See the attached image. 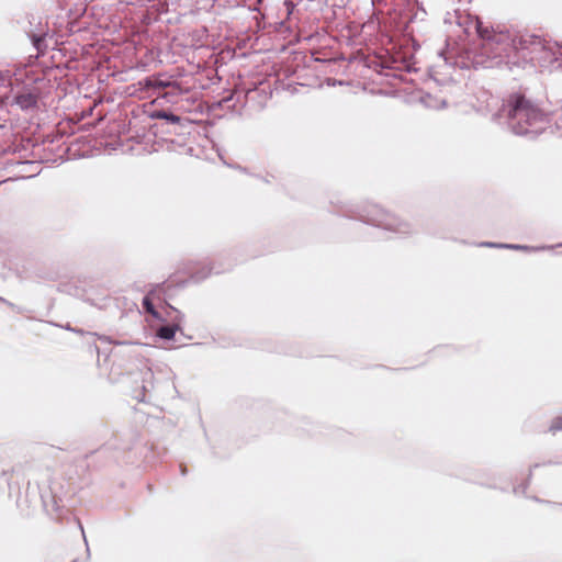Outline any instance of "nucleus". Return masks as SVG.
Returning a JSON list of instances; mask_svg holds the SVG:
<instances>
[{
	"label": "nucleus",
	"mask_w": 562,
	"mask_h": 562,
	"mask_svg": "<svg viewBox=\"0 0 562 562\" xmlns=\"http://www.w3.org/2000/svg\"><path fill=\"white\" fill-rule=\"evenodd\" d=\"M481 37V56L486 60H477L476 64H485L487 67L519 65L522 60H531L543 68L562 67V46L558 44L543 45L540 41H527L509 31H488L477 25Z\"/></svg>",
	"instance_id": "f257e3e1"
},
{
	"label": "nucleus",
	"mask_w": 562,
	"mask_h": 562,
	"mask_svg": "<svg viewBox=\"0 0 562 562\" xmlns=\"http://www.w3.org/2000/svg\"><path fill=\"white\" fill-rule=\"evenodd\" d=\"M503 106L508 127L517 135H537L549 127V114L524 95H509Z\"/></svg>",
	"instance_id": "f03ea898"
},
{
	"label": "nucleus",
	"mask_w": 562,
	"mask_h": 562,
	"mask_svg": "<svg viewBox=\"0 0 562 562\" xmlns=\"http://www.w3.org/2000/svg\"><path fill=\"white\" fill-rule=\"evenodd\" d=\"M138 86L142 89H153V90H160L168 87L177 86L175 81H170L168 79H165L162 75L158 76H150L147 77L138 82Z\"/></svg>",
	"instance_id": "7ed1b4c3"
},
{
	"label": "nucleus",
	"mask_w": 562,
	"mask_h": 562,
	"mask_svg": "<svg viewBox=\"0 0 562 562\" xmlns=\"http://www.w3.org/2000/svg\"><path fill=\"white\" fill-rule=\"evenodd\" d=\"M12 103L22 110H30L36 106L37 95L30 90H23L13 97Z\"/></svg>",
	"instance_id": "20e7f679"
},
{
	"label": "nucleus",
	"mask_w": 562,
	"mask_h": 562,
	"mask_svg": "<svg viewBox=\"0 0 562 562\" xmlns=\"http://www.w3.org/2000/svg\"><path fill=\"white\" fill-rule=\"evenodd\" d=\"M373 224L376 226H382L385 229L395 231L398 233H406L405 229L400 227V224H397L396 218L394 216H391L390 214L380 211L378 218L372 220Z\"/></svg>",
	"instance_id": "39448f33"
},
{
	"label": "nucleus",
	"mask_w": 562,
	"mask_h": 562,
	"mask_svg": "<svg viewBox=\"0 0 562 562\" xmlns=\"http://www.w3.org/2000/svg\"><path fill=\"white\" fill-rule=\"evenodd\" d=\"M178 329V325L175 326H162L158 329L157 335L161 339H172L176 335V330Z\"/></svg>",
	"instance_id": "423d86ee"
},
{
	"label": "nucleus",
	"mask_w": 562,
	"mask_h": 562,
	"mask_svg": "<svg viewBox=\"0 0 562 562\" xmlns=\"http://www.w3.org/2000/svg\"><path fill=\"white\" fill-rule=\"evenodd\" d=\"M550 122H554V128L562 137V106L549 115Z\"/></svg>",
	"instance_id": "0eeeda50"
},
{
	"label": "nucleus",
	"mask_w": 562,
	"mask_h": 562,
	"mask_svg": "<svg viewBox=\"0 0 562 562\" xmlns=\"http://www.w3.org/2000/svg\"><path fill=\"white\" fill-rule=\"evenodd\" d=\"M143 305L146 308L148 313H150L153 316H157V312L155 311L150 300L148 296H145L143 300Z\"/></svg>",
	"instance_id": "6e6552de"
},
{
	"label": "nucleus",
	"mask_w": 562,
	"mask_h": 562,
	"mask_svg": "<svg viewBox=\"0 0 562 562\" xmlns=\"http://www.w3.org/2000/svg\"><path fill=\"white\" fill-rule=\"evenodd\" d=\"M482 246H487V247H504V248H514V249H522V246H517V245H502V244H493V243H484L482 244ZM526 247H524L525 249Z\"/></svg>",
	"instance_id": "1a4fd4ad"
},
{
	"label": "nucleus",
	"mask_w": 562,
	"mask_h": 562,
	"mask_svg": "<svg viewBox=\"0 0 562 562\" xmlns=\"http://www.w3.org/2000/svg\"><path fill=\"white\" fill-rule=\"evenodd\" d=\"M551 431L562 430V416L558 417L550 426Z\"/></svg>",
	"instance_id": "9d476101"
},
{
	"label": "nucleus",
	"mask_w": 562,
	"mask_h": 562,
	"mask_svg": "<svg viewBox=\"0 0 562 562\" xmlns=\"http://www.w3.org/2000/svg\"><path fill=\"white\" fill-rule=\"evenodd\" d=\"M9 97L7 95V87L0 86V102H7Z\"/></svg>",
	"instance_id": "9b49d317"
},
{
	"label": "nucleus",
	"mask_w": 562,
	"mask_h": 562,
	"mask_svg": "<svg viewBox=\"0 0 562 562\" xmlns=\"http://www.w3.org/2000/svg\"><path fill=\"white\" fill-rule=\"evenodd\" d=\"M440 56H442L446 63L450 60V57H448L445 53H440Z\"/></svg>",
	"instance_id": "f8f14e48"
},
{
	"label": "nucleus",
	"mask_w": 562,
	"mask_h": 562,
	"mask_svg": "<svg viewBox=\"0 0 562 562\" xmlns=\"http://www.w3.org/2000/svg\"><path fill=\"white\" fill-rule=\"evenodd\" d=\"M487 100L494 102V103H497V100L496 98L492 97V95H488Z\"/></svg>",
	"instance_id": "ddd939ff"
},
{
	"label": "nucleus",
	"mask_w": 562,
	"mask_h": 562,
	"mask_svg": "<svg viewBox=\"0 0 562 562\" xmlns=\"http://www.w3.org/2000/svg\"><path fill=\"white\" fill-rule=\"evenodd\" d=\"M0 79H1V81H4V80L9 79V76H7L5 78L1 77Z\"/></svg>",
	"instance_id": "4468645a"
},
{
	"label": "nucleus",
	"mask_w": 562,
	"mask_h": 562,
	"mask_svg": "<svg viewBox=\"0 0 562 562\" xmlns=\"http://www.w3.org/2000/svg\"><path fill=\"white\" fill-rule=\"evenodd\" d=\"M172 121H178L179 119L177 116H172Z\"/></svg>",
	"instance_id": "2eb2a0df"
}]
</instances>
